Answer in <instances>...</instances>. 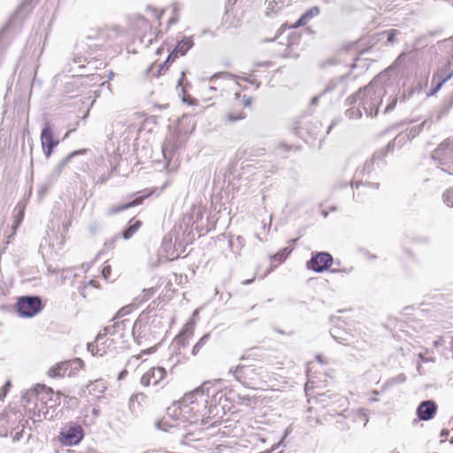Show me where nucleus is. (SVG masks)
I'll list each match as a JSON object with an SVG mask.
<instances>
[{
    "label": "nucleus",
    "instance_id": "1",
    "mask_svg": "<svg viewBox=\"0 0 453 453\" xmlns=\"http://www.w3.org/2000/svg\"><path fill=\"white\" fill-rule=\"evenodd\" d=\"M386 93L385 87L375 79L372 80L367 86L347 98L346 103L350 107L345 111L346 116L349 119H360L362 112L367 117L377 116Z\"/></svg>",
    "mask_w": 453,
    "mask_h": 453
},
{
    "label": "nucleus",
    "instance_id": "2",
    "mask_svg": "<svg viewBox=\"0 0 453 453\" xmlns=\"http://www.w3.org/2000/svg\"><path fill=\"white\" fill-rule=\"evenodd\" d=\"M44 395H50V399L54 402V404H60L61 393H54L51 388H48L45 385L37 384L35 388L27 390L22 395V405L29 411L33 412V416L36 417L38 420L42 419V410L38 409L39 403H44Z\"/></svg>",
    "mask_w": 453,
    "mask_h": 453
},
{
    "label": "nucleus",
    "instance_id": "3",
    "mask_svg": "<svg viewBox=\"0 0 453 453\" xmlns=\"http://www.w3.org/2000/svg\"><path fill=\"white\" fill-rule=\"evenodd\" d=\"M210 384V381H205L195 390L184 395L180 406L181 414H189L192 411H195L196 414L207 409Z\"/></svg>",
    "mask_w": 453,
    "mask_h": 453
},
{
    "label": "nucleus",
    "instance_id": "4",
    "mask_svg": "<svg viewBox=\"0 0 453 453\" xmlns=\"http://www.w3.org/2000/svg\"><path fill=\"white\" fill-rule=\"evenodd\" d=\"M42 310V300L37 296H24L18 298L17 312L19 317L32 318Z\"/></svg>",
    "mask_w": 453,
    "mask_h": 453
},
{
    "label": "nucleus",
    "instance_id": "5",
    "mask_svg": "<svg viewBox=\"0 0 453 453\" xmlns=\"http://www.w3.org/2000/svg\"><path fill=\"white\" fill-rule=\"evenodd\" d=\"M228 373L245 387H250L258 379V372L252 364H239L234 368H230Z\"/></svg>",
    "mask_w": 453,
    "mask_h": 453
},
{
    "label": "nucleus",
    "instance_id": "6",
    "mask_svg": "<svg viewBox=\"0 0 453 453\" xmlns=\"http://www.w3.org/2000/svg\"><path fill=\"white\" fill-rule=\"evenodd\" d=\"M84 437V432L81 425L70 422L59 432V441L64 446H75Z\"/></svg>",
    "mask_w": 453,
    "mask_h": 453
},
{
    "label": "nucleus",
    "instance_id": "7",
    "mask_svg": "<svg viewBox=\"0 0 453 453\" xmlns=\"http://www.w3.org/2000/svg\"><path fill=\"white\" fill-rule=\"evenodd\" d=\"M432 158L440 165H448L453 163V137L441 142L434 150Z\"/></svg>",
    "mask_w": 453,
    "mask_h": 453
},
{
    "label": "nucleus",
    "instance_id": "8",
    "mask_svg": "<svg viewBox=\"0 0 453 453\" xmlns=\"http://www.w3.org/2000/svg\"><path fill=\"white\" fill-rule=\"evenodd\" d=\"M333 257L327 252H318L313 254L307 263V267L316 273H322L327 270L333 264Z\"/></svg>",
    "mask_w": 453,
    "mask_h": 453
},
{
    "label": "nucleus",
    "instance_id": "9",
    "mask_svg": "<svg viewBox=\"0 0 453 453\" xmlns=\"http://www.w3.org/2000/svg\"><path fill=\"white\" fill-rule=\"evenodd\" d=\"M41 143L46 157H50L54 148L58 144V140L54 138L53 127L47 122L41 133Z\"/></svg>",
    "mask_w": 453,
    "mask_h": 453
},
{
    "label": "nucleus",
    "instance_id": "10",
    "mask_svg": "<svg viewBox=\"0 0 453 453\" xmlns=\"http://www.w3.org/2000/svg\"><path fill=\"white\" fill-rule=\"evenodd\" d=\"M166 372L163 367H152L141 378V384L148 387L150 384L158 385L165 377Z\"/></svg>",
    "mask_w": 453,
    "mask_h": 453
},
{
    "label": "nucleus",
    "instance_id": "11",
    "mask_svg": "<svg viewBox=\"0 0 453 453\" xmlns=\"http://www.w3.org/2000/svg\"><path fill=\"white\" fill-rule=\"evenodd\" d=\"M438 406L433 400H426L421 402L417 410L416 414L420 420L428 421L436 414Z\"/></svg>",
    "mask_w": 453,
    "mask_h": 453
},
{
    "label": "nucleus",
    "instance_id": "12",
    "mask_svg": "<svg viewBox=\"0 0 453 453\" xmlns=\"http://www.w3.org/2000/svg\"><path fill=\"white\" fill-rule=\"evenodd\" d=\"M219 78L231 80L234 78V75L227 72H221L211 76L209 80L211 85L204 88L203 92L206 99H211L215 96L214 94L218 90L217 81Z\"/></svg>",
    "mask_w": 453,
    "mask_h": 453
},
{
    "label": "nucleus",
    "instance_id": "13",
    "mask_svg": "<svg viewBox=\"0 0 453 453\" xmlns=\"http://www.w3.org/2000/svg\"><path fill=\"white\" fill-rule=\"evenodd\" d=\"M193 46L192 37H183L178 41L177 45L169 54V58L173 57L176 59L179 56H184Z\"/></svg>",
    "mask_w": 453,
    "mask_h": 453
},
{
    "label": "nucleus",
    "instance_id": "14",
    "mask_svg": "<svg viewBox=\"0 0 453 453\" xmlns=\"http://www.w3.org/2000/svg\"><path fill=\"white\" fill-rule=\"evenodd\" d=\"M85 152V150H75L67 155L65 157H64L53 169L51 173L48 176L49 179L51 180V181H56L58 178L60 176L64 167L67 165V163L71 160L72 157H73L76 155L83 154Z\"/></svg>",
    "mask_w": 453,
    "mask_h": 453
},
{
    "label": "nucleus",
    "instance_id": "15",
    "mask_svg": "<svg viewBox=\"0 0 453 453\" xmlns=\"http://www.w3.org/2000/svg\"><path fill=\"white\" fill-rule=\"evenodd\" d=\"M385 156L386 152H384V150L375 152L372 157L364 164V166L358 173V176L362 175V178H364L365 175L369 176L370 173L374 170L375 162L377 160H382Z\"/></svg>",
    "mask_w": 453,
    "mask_h": 453
},
{
    "label": "nucleus",
    "instance_id": "16",
    "mask_svg": "<svg viewBox=\"0 0 453 453\" xmlns=\"http://www.w3.org/2000/svg\"><path fill=\"white\" fill-rule=\"evenodd\" d=\"M127 324H130V321L128 319H123L120 322H116L113 325L105 326L104 328V332L103 333L100 332L97 334V336L96 338V342H101L104 339V337L107 334H111V335L115 334L117 333V328H122V330H124Z\"/></svg>",
    "mask_w": 453,
    "mask_h": 453
},
{
    "label": "nucleus",
    "instance_id": "17",
    "mask_svg": "<svg viewBox=\"0 0 453 453\" xmlns=\"http://www.w3.org/2000/svg\"><path fill=\"white\" fill-rule=\"evenodd\" d=\"M452 107H453V94L450 96L449 98H447L445 101H443V103L441 104L440 108L436 111L434 115L431 118V119H433V122H437V121L441 120L444 116H446L449 112V111L452 109Z\"/></svg>",
    "mask_w": 453,
    "mask_h": 453
},
{
    "label": "nucleus",
    "instance_id": "18",
    "mask_svg": "<svg viewBox=\"0 0 453 453\" xmlns=\"http://www.w3.org/2000/svg\"><path fill=\"white\" fill-rule=\"evenodd\" d=\"M179 144L174 138L165 139L162 145V153L165 160H170L178 150Z\"/></svg>",
    "mask_w": 453,
    "mask_h": 453
},
{
    "label": "nucleus",
    "instance_id": "19",
    "mask_svg": "<svg viewBox=\"0 0 453 453\" xmlns=\"http://www.w3.org/2000/svg\"><path fill=\"white\" fill-rule=\"evenodd\" d=\"M148 196H149V194H147L145 196H139L138 197L134 198L131 202L123 203V204L119 205V206H113V207L109 209V214L110 215H115V214L119 213V212H121V211H125L127 209H129L131 207L136 206V205L142 203V202L144 200V198H146Z\"/></svg>",
    "mask_w": 453,
    "mask_h": 453
},
{
    "label": "nucleus",
    "instance_id": "20",
    "mask_svg": "<svg viewBox=\"0 0 453 453\" xmlns=\"http://www.w3.org/2000/svg\"><path fill=\"white\" fill-rule=\"evenodd\" d=\"M320 12V9L318 6H313L304 12L298 20L295 23L294 27H298L306 25L311 19L317 17Z\"/></svg>",
    "mask_w": 453,
    "mask_h": 453
},
{
    "label": "nucleus",
    "instance_id": "21",
    "mask_svg": "<svg viewBox=\"0 0 453 453\" xmlns=\"http://www.w3.org/2000/svg\"><path fill=\"white\" fill-rule=\"evenodd\" d=\"M67 361H63L53 365L49 371L48 375L51 378H61L68 373Z\"/></svg>",
    "mask_w": 453,
    "mask_h": 453
},
{
    "label": "nucleus",
    "instance_id": "22",
    "mask_svg": "<svg viewBox=\"0 0 453 453\" xmlns=\"http://www.w3.org/2000/svg\"><path fill=\"white\" fill-rule=\"evenodd\" d=\"M265 4L267 5L266 15L269 17L277 14L284 6L288 5L284 0H266Z\"/></svg>",
    "mask_w": 453,
    "mask_h": 453
},
{
    "label": "nucleus",
    "instance_id": "23",
    "mask_svg": "<svg viewBox=\"0 0 453 453\" xmlns=\"http://www.w3.org/2000/svg\"><path fill=\"white\" fill-rule=\"evenodd\" d=\"M410 141L405 132L400 133L397 134L392 142H390L388 146L381 150H384L386 154L389 151H392L395 147L401 148L406 142Z\"/></svg>",
    "mask_w": 453,
    "mask_h": 453
},
{
    "label": "nucleus",
    "instance_id": "24",
    "mask_svg": "<svg viewBox=\"0 0 453 453\" xmlns=\"http://www.w3.org/2000/svg\"><path fill=\"white\" fill-rule=\"evenodd\" d=\"M432 123H433V119H426L419 125L413 126V127L406 129L404 132L407 134L408 138L410 140H411V139L415 138L416 136H418L421 133L422 129L425 127L427 126L429 127Z\"/></svg>",
    "mask_w": 453,
    "mask_h": 453
},
{
    "label": "nucleus",
    "instance_id": "25",
    "mask_svg": "<svg viewBox=\"0 0 453 453\" xmlns=\"http://www.w3.org/2000/svg\"><path fill=\"white\" fill-rule=\"evenodd\" d=\"M263 352L259 348H251L247 349L240 357L242 361L261 360L263 359Z\"/></svg>",
    "mask_w": 453,
    "mask_h": 453
},
{
    "label": "nucleus",
    "instance_id": "26",
    "mask_svg": "<svg viewBox=\"0 0 453 453\" xmlns=\"http://www.w3.org/2000/svg\"><path fill=\"white\" fill-rule=\"evenodd\" d=\"M142 222L140 220H135L134 219H132L129 221L128 226L123 230L122 232V237L125 240L130 239L141 227Z\"/></svg>",
    "mask_w": 453,
    "mask_h": 453
},
{
    "label": "nucleus",
    "instance_id": "27",
    "mask_svg": "<svg viewBox=\"0 0 453 453\" xmlns=\"http://www.w3.org/2000/svg\"><path fill=\"white\" fill-rule=\"evenodd\" d=\"M119 35V29L118 27L104 29L98 32L97 39L99 41L114 40Z\"/></svg>",
    "mask_w": 453,
    "mask_h": 453
},
{
    "label": "nucleus",
    "instance_id": "28",
    "mask_svg": "<svg viewBox=\"0 0 453 453\" xmlns=\"http://www.w3.org/2000/svg\"><path fill=\"white\" fill-rule=\"evenodd\" d=\"M68 364V373L67 376H73L78 371L83 367V361L81 358H74L67 361Z\"/></svg>",
    "mask_w": 453,
    "mask_h": 453
},
{
    "label": "nucleus",
    "instance_id": "29",
    "mask_svg": "<svg viewBox=\"0 0 453 453\" xmlns=\"http://www.w3.org/2000/svg\"><path fill=\"white\" fill-rule=\"evenodd\" d=\"M226 118L228 122L233 123L244 119L246 118V114L243 112V111L233 109L226 113Z\"/></svg>",
    "mask_w": 453,
    "mask_h": 453
},
{
    "label": "nucleus",
    "instance_id": "30",
    "mask_svg": "<svg viewBox=\"0 0 453 453\" xmlns=\"http://www.w3.org/2000/svg\"><path fill=\"white\" fill-rule=\"evenodd\" d=\"M210 339V334H205L200 340L195 344L192 349V355L196 356L198 354L200 349L207 343Z\"/></svg>",
    "mask_w": 453,
    "mask_h": 453
},
{
    "label": "nucleus",
    "instance_id": "31",
    "mask_svg": "<svg viewBox=\"0 0 453 453\" xmlns=\"http://www.w3.org/2000/svg\"><path fill=\"white\" fill-rule=\"evenodd\" d=\"M291 253V249L289 248H284L282 249L280 252L274 254L273 257H272V259H273L274 261H277L279 263H281L283 262L286 257Z\"/></svg>",
    "mask_w": 453,
    "mask_h": 453
},
{
    "label": "nucleus",
    "instance_id": "32",
    "mask_svg": "<svg viewBox=\"0 0 453 453\" xmlns=\"http://www.w3.org/2000/svg\"><path fill=\"white\" fill-rule=\"evenodd\" d=\"M53 184H54V181H51V180L47 177L46 180H44V182H42L39 186L38 194H39L40 197H42L48 192V190L50 188V187Z\"/></svg>",
    "mask_w": 453,
    "mask_h": 453
},
{
    "label": "nucleus",
    "instance_id": "33",
    "mask_svg": "<svg viewBox=\"0 0 453 453\" xmlns=\"http://www.w3.org/2000/svg\"><path fill=\"white\" fill-rule=\"evenodd\" d=\"M405 380H406V376L404 374L401 373V374H398L397 376L388 380L386 382L385 386L391 387L395 384L403 383Z\"/></svg>",
    "mask_w": 453,
    "mask_h": 453
},
{
    "label": "nucleus",
    "instance_id": "34",
    "mask_svg": "<svg viewBox=\"0 0 453 453\" xmlns=\"http://www.w3.org/2000/svg\"><path fill=\"white\" fill-rule=\"evenodd\" d=\"M443 202L449 207H453V188L448 189L442 196Z\"/></svg>",
    "mask_w": 453,
    "mask_h": 453
},
{
    "label": "nucleus",
    "instance_id": "35",
    "mask_svg": "<svg viewBox=\"0 0 453 453\" xmlns=\"http://www.w3.org/2000/svg\"><path fill=\"white\" fill-rule=\"evenodd\" d=\"M175 60V58L173 57L172 58H169V56L167 57L166 60L159 65V68L157 71V76L163 74L169 67V64L173 63Z\"/></svg>",
    "mask_w": 453,
    "mask_h": 453
},
{
    "label": "nucleus",
    "instance_id": "36",
    "mask_svg": "<svg viewBox=\"0 0 453 453\" xmlns=\"http://www.w3.org/2000/svg\"><path fill=\"white\" fill-rule=\"evenodd\" d=\"M155 293L154 288H147L142 290V295L137 297L140 303L146 302Z\"/></svg>",
    "mask_w": 453,
    "mask_h": 453
},
{
    "label": "nucleus",
    "instance_id": "37",
    "mask_svg": "<svg viewBox=\"0 0 453 453\" xmlns=\"http://www.w3.org/2000/svg\"><path fill=\"white\" fill-rule=\"evenodd\" d=\"M331 335L333 338H334V340L336 342H338L339 343L341 344H343V345H349L351 342L349 340V338L347 337H342V336H339L337 334V330H334L331 332Z\"/></svg>",
    "mask_w": 453,
    "mask_h": 453
},
{
    "label": "nucleus",
    "instance_id": "38",
    "mask_svg": "<svg viewBox=\"0 0 453 453\" xmlns=\"http://www.w3.org/2000/svg\"><path fill=\"white\" fill-rule=\"evenodd\" d=\"M44 397H45V401L44 403H40V407H38V409H41L42 410V418H46V411H44V409H45V405L48 404L49 403H51V407L55 406L56 404H54V402L52 400H50V395H44Z\"/></svg>",
    "mask_w": 453,
    "mask_h": 453
},
{
    "label": "nucleus",
    "instance_id": "39",
    "mask_svg": "<svg viewBox=\"0 0 453 453\" xmlns=\"http://www.w3.org/2000/svg\"><path fill=\"white\" fill-rule=\"evenodd\" d=\"M146 398V395L143 393H137L132 395V396L129 399V408L132 409L134 406V402H140V400H144Z\"/></svg>",
    "mask_w": 453,
    "mask_h": 453
},
{
    "label": "nucleus",
    "instance_id": "40",
    "mask_svg": "<svg viewBox=\"0 0 453 453\" xmlns=\"http://www.w3.org/2000/svg\"><path fill=\"white\" fill-rule=\"evenodd\" d=\"M444 83L445 81H442V80L437 79L434 84L432 83V89L428 93V96H434L435 93H437Z\"/></svg>",
    "mask_w": 453,
    "mask_h": 453
},
{
    "label": "nucleus",
    "instance_id": "41",
    "mask_svg": "<svg viewBox=\"0 0 453 453\" xmlns=\"http://www.w3.org/2000/svg\"><path fill=\"white\" fill-rule=\"evenodd\" d=\"M359 186H367V187H372L375 189H378L379 188V186L380 184L379 183H370V182H365L363 183V181H355V182H351V187L352 188H358Z\"/></svg>",
    "mask_w": 453,
    "mask_h": 453
},
{
    "label": "nucleus",
    "instance_id": "42",
    "mask_svg": "<svg viewBox=\"0 0 453 453\" xmlns=\"http://www.w3.org/2000/svg\"><path fill=\"white\" fill-rule=\"evenodd\" d=\"M87 349L93 355V356H96V355H100V356H103V353H99V349L97 348V346L94 343V342H89L88 343L87 345Z\"/></svg>",
    "mask_w": 453,
    "mask_h": 453
},
{
    "label": "nucleus",
    "instance_id": "43",
    "mask_svg": "<svg viewBox=\"0 0 453 453\" xmlns=\"http://www.w3.org/2000/svg\"><path fill=\"white\" fill-rule=\"evenodd\" d=\"M312 125L315 126V129L313 130V129L307 128L308 132L311 133V134L313 136H318L320 132L319 128L321 127L322 124L320 121L316 120L314 123H312Z\"/></svg>",
    "mask_w": 453,
    "mask_h": 453
},
{
    "label": "nucleus",
    "instance_id": "44",
    "mask_svg": "<svg viewBox=\"0 0 453 453\" xmlns=\"http://www.w3.org/2000/svg\"><path fill=\"white\" fill-rule=\"evenodd\" d=\"M186 333L185 332H182L180 333L174 340L175 343L178 344V345H182L183 347L186 346V344H188L187 341H186V336H185Z\"/></svg>",
    "mask_w": 453,
    "mask_h": 453
},
{
    "label": "nucleus",
    "instance_id": "45",
    "mask_svg": "<svg viewBox=\"0 0 453 453\" xmlns=\"http://www.w3.org/2000/svg\"><path fill=\"white\" fill-rule=\"evenodd\" d=\"M388 34V42L393 43L395 41V35L399 34V32L395 29H392L387 32Z\"/></svg>",
    "mask_w": 453,
    "mask_h": 453
},
{
    "label": "nucleus",
    "instance_id": "46",
    "mask_svg": "<svg viewBox=\"0 0 453 453\" xmlns=\"http://www.w3.org/2000/svg\"><path fill=\"white\" fill-rule=\"evenodd\" d=\"M397 100L395 98L391 99L390 103L387 104V106L384 109V113L387 114L389 111H393L396 105Z\"/></svg>",
    "mask_w": 453,
    "mask_h": 453
},
{
    "label": "nucleus",
    "instance_id": "47",
    "mask_svg": "<svg viewBox=\"0 0 453 453\" xmlns=\"http://www.w3.org/2000/svg\"><path fill=\"white\" fill-rule=\"evenodd\" d=\"M130 312V307L129 306H125L123 308H121L118 313L116 314L115 319H119V318H122L124 316H126L127 314H128Z\"/></svg>",
    "mask_w": 453,
    "mask_h": 453
},
{
    "label": "nucleus",
    "instance_id": "48",
    "mask_svg": "<svg viewBox=\"0 0 453 453\" xmlns=\"http://www.w3.org/2000/svg\"><path fill=\"white\" fill-rule=\"evenodd\" d=\"M111 265H104L103 270H102V273H103V276L105 280H108L111 276Z\"/></svg>",
    "mask_w": 453,
    "mask_h": 453
},
{
    "label": "nucleus",
    "instance_id": "49",
    "mask_svg": "<svg viewBox=\"0 0 453 453\" xmlns=\"http://www.w3.org/2000/svg\"><path fill=\"white\" fill-rule=\"evenodd\" d=\"M251 102H252V97L247 96H243V98H242V103L240 104V105H242L244 107H250L251 105Z\"/></svg>",
    "mask_w": 453,
    "mask_h": 453
},
{
    "label": "nucleus",
    "instance_id": "50",
    "mask_svg": "<svg viewBox=\"0 0 453 453\" xmlns=\"http://www.w3.org/2000/svg\"><path fill=\"white\" fill-rule=\"evenodd\" d=\"M286 436H287V433H285V434L283 435V437L281 438V440L278 443L274 444L270 449L265 451L264 453H272V452H273L282 443V441L286 438Z\"/></svg>",
    "mask_w": 453,
    "mask_h": 453
},
{
    "label": "nucleus",
    "instance_id": "51",
    "mask_svg": "<svg viewBox=\"0 0 453 453\" xmlns=\"http://www.w3.org/2000/svg\"><path fill=\"white\" fill-rule=\"evenodd\" d=\"M156 427L159 430L167 431V427H169V426L163 421H157L156 423Z\"/></svg>",
    "mask_w": 453,
    "mask_h": 453
},
{
    "label": "nucleus",
    "instance_id": "52",
    "mask_svg": "<svg viewBox=\"0 0 453 453\" xmlns=\"http://www.w3.org/2000/svg\"><path fill=\"white\" fill-rule=\"evenodd\" d=\"M185 75H186V74H185V72H181V73H180V79L178 80V84H177V88L181 87V91H182L183 93L185 92V89H184V88L182 87V81H183V80H184V78H185Z\"/></svg>",
    "mask_w": 453,
    "mask_h": 453
},
{
    "label": "nucleus",
    "instance_id": "53",
    "mask_svg": "<svg viewBox=\"0 0 453 453\" xmlns=\"http://www.w3.org/2000/svg\"><path fill=\"white\" fill-rule=\"evenodd\" d=\"M236 241H237L238 244L240 245V249L239 250H241L242 247L244 245V239L241 235H238L236 237Z\"/></svg>",
    "mask_w": 453,
    "mask_h": 453
},
{
    "label": "nucleus",
    "instance_id": "54",
    "mask_svg": "<svg viewBox=\"0 0 453 453\" xmlns=\"http://www.w3.org/2000/svg\"><path fill=\"white\" fill-rule=\"evenodd\" d=\"M449 430L443 429V430H441L440 436L442 440H445L447 438V436L449 435Z\"/></svg>",
    "mask_w": 453,
    "mask_h": 453
},
{
    "label": "nucleus",
    "instance_id": "55",
    "mask_svg": "<svg viewBox=\"0 0 453 453\" xmlns=\"http://www.w3.org/2000/svg\"><path fill=\"white\" fill-rule=\"evenodd\" d=\"M336 123H337V120H336V119H334V120H333V121L331 122V124H330V125H329V127H327V130H326V134H329V132L331 131V129L333 128V127H334V125H336Z\"/></svg>",
    "mask_w": 453,
    "mask_h": 453
},
{
    "label": "nucleus",
    "instance_id": "56",
    "mask_svg": "<svg viewBox=\"0 0 453 453\" xmlns=\"http://www.w3.org/2000/svg\"><path fill=\"white\" fill-rule=\"evenodd\" d=\"M11 387V381L8 380L5 382V384L2 387V390L8 391V388Z\"/></svg>",
    "mask_w": 453,
    "mask_h": 453
},
{
    "label": "nucleus",
    "instance_id": "57",
    "mask_svg": "<svg viewBox=\"0 0 453 453\" xmlns=\"http://www.w3.org/2000/svg\"><path fill=\"white\" fill-rule=\"evenodd\" d=\"M441 170L447 173H449V175H453V171L451 170V166L449 165L448 168L444 169V168H441Z\"/></svg>",
    "mask_w": 453,
    "mask_h": 453
},
{
    "label": "nucleus",
    "instance_id": "58",
    "mask_svg": "<svg viewBox=\"0 0 453 453\" xmlns=\"http://www.w3.org/2000/svg\"><path fill=\"white\" fill-rule=\"evenodd\" d=\"M7 392L5 390H2L0 391V401H4L5 395H6Z\"/></svg>",
    "mask_w": 453,
    "mask_h": 453
},
{
    "label": "nucleus",
    "instance_id": "59",
    "mask_svg": "<svg viewBox=\"0 0 453 453\" xmlns=\"http://www.w3.org/2000/svg\"><path fill=\"white\" fill-rule=\"evenodd\" d=\"M85 288H86V286H83V287H81V288H79V292H80V294H81L83 297H85V296H86V295H85V292H84Z\"/></svg>",
    "mask_w": 453,
    "mask_h": 453
},
{
    "label": "nucleus",
    "instance_id": "60",
    "mask_svg": "<svg viewBox=\"0 0 453 453\" xmlns=\"http://www.w3.org/2000/svg\"><path fill=\"white\" fill-rule=\"evenodd\" d=\"M127 374V371H122L119 374V377L118 379L119 380H121L125 377V375Z\"/></svg>",
    "mask_w": 453,
    "mask_h": 453
},
{
    "label": "nucleus",
    "instance_id": "61",
    "mask_svg": "<svg viewBox=\"0 0 453 453\" xmlns=\"http://www.w3.org/2000/svg\"><path fill=\"white\" fill-rule=\"evenodd\" d=\"M228 17H229V11L227 10L225 13V16H224V22L225 23H227V19H228Z\"/></svg>",
    "mask_w": 453,
    "mask_h": 453
},
{
    "label": "nucleus",
    "instance_id": "62",
    "mask_svg": "<svg viewBox=\"0 0 453 453\" xmlns=\"http://www.w3.org/2000/svg\"><path fill=\"white\" fill-rule=\"evenodd\" d=\"M319 98V96L313 97L311 100V104H314V105L317 104Z\"/></svg>",
    "mask_w": 453,
    "mask_h": 453
},
{
    "label": "nucleus",
    "instance_id": "63",
    "mask_svg": "<svg viewBox=\"0 0 453 453\" xmlns=\"http://www.w3.org/2000/svg\"><path fill=\"white\" fill-rule=\"evenodd\" d=\"M182 100H183V102H188L189 104H194V101H195L194 99H191V98L188 100V99H187V98H185V97H183V99H182Z\"/></svg>",
    "mask_w": 453,
    "mask_h": 453
},
{
    "label": "nucleus",
    "instance_id": "64",
    "mask_svg": "<svg viewBox=\"0 0 453 453\" xmlns=\"http://www.w3.org/2000/svg\"><path fill=\"white\" fill-rule=\"evenodd\" d=\"M20 436H21V433H17L15 437H14V441H19Z\"/></svg>",
    "mask_w": 453,
    "mask_h": 453
}]
</instances>
